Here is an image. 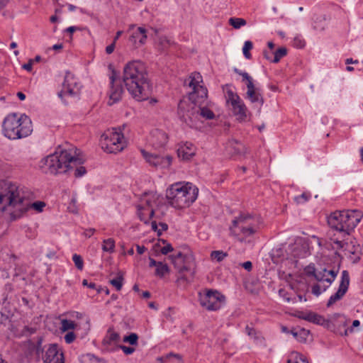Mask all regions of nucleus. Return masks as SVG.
Segmentation results:
<instances>
[{
	"mask_svg": "<svg viewBox=\"0 0 363 363\" xmlns=\"http://www.w3.org/2000/svg\"><path fill=\"white\" fill-rule=\"evenodd\" d=\"M202 77L199 72L191 73L185 79L184 85L191 91L186 97L181 99L178 104L177 115L179 118L189 127L196 126L198 115V103L205 102L208 91L206 87L201 84Z\"/></svg>",
	"mask_w": 363,
	"mask_h": 363,
	"instance_id": "nucleus-1",
	"label": "nucleus"
},
{
	"mask_svg": "<svg viewBox=\"0 0 363 363\" xmlns=\"http://www.w3.org/2000/svg\"><path fill=\"white\" fill-rule=\"evenodd\" d=\"M45 203L28 199L23 189L9 181H0V211H10L13 219L21 217L30 207L38 212L43 211Z\"/></svg>",
	"mask_w": 363,
	"mask_h": 363,
	"instance_id": "nucleus-2",
	"label": "nucleus"
},
{
	"mask_svg": "<svg viewBox=\"0 0 363 363\" xmlns=\"http://www.w3.org/2000/svg\"><path fill=\"white\" fill-rule=\"evenodd\" d=\"M123 82L128 91L137 101L148 98V77L143 62L133 60L127 63L123 68Z\"/></svg>",
	"mask_w": 363,
	"mask_h": 363,
	"instance_id": "nucleus-3",
	"label": "nucleus"
},
{
	"mask_svg": "<svg viewBox=\"0 0 363 363\" xmlns=\"http://www.w3.org/2000/svg\"><path fill=\"white\" fill-rule=\"evenodd\" d=\"M43 172L52 174L68 173L84 160L72 153V150L58 149L42 161Z\"/></svg>",
	"mask_w": 363,
	"mask_h": 363,
	"instance_id": "nucleus-4",
	"label": "nucleus"
},
{
	"mask_svg": "<svg viewBox=\"0 0 363 363\" xmlns=\"http://www.w3.org/2000/svg\"><path fill=\"white\" fill-rule=\"evenodd\" d=\"M362 216V211L357 210L335 211L328 216V223L336 237H346L354 230Z\"/></svg>",
	"mask_w": 363,
	"mask_h": 363,
	"instance_id": "nucleus-5",
	"label": "nucleus"
},
{
	"mask_svg": "<svg viewBox=\"0 0 363 363\" xmlns=\"http://www.w3.org/2000/svg\"><path fill=\"white\" fill-rule=\"evenodd\" d=\"M32 132V122L25 114L9 113L3 121V135L9 140L26 138Z\"/></svg>",
	"mask_w": 363,
	"mask_h": 363,
	"instance_id": "nucleus-6",
	"label": "nucleus"
},
{
	"mask_svg": "<svg viewBox=\"0 0 363 363\" xmlns=\"http://www.w3.org/2000/svg\"><path fill=\"white\" fill-rule=\"evenodd\" d=\"M199 189L191 183H175L166 192L168 203L176 208L188 207L195 201Z\"/></svg>",
	"mask_w": 363,
	"mask_h": 363,
	"instance_id": "nucleus-7",
	"label": "nucleus"
},
{
	"mask_svg": "<svg viewBox=\"0 0 363 363\" xmlns=\"http://www.w3.org/2000/svg\"><path fill=\"white\" fill-rule=\"evenodd\" d=\"M261 218L257 216L241 214L233 221L230 233L240 242H245L246 238L253 235L259 228Z\"/></svg>",
	"mask_w": 363,
	"mask_h": 363,
	"instance_id": "nucleus-8",
	"label": "nucleus"
},
{
	"mask_svg": "<svg viewBox=\"0 0 363 363\" xmlns=\"http://www.w3.org/2000/svg\"><path fill=\"white\" fill-rule=\"evenodd\" d=\"M101 148L108 153L116 154L126 146L123 135L116 128L108 130L101 137Z\"/></svg>",
	"mask_w": 363,
	"mask_h": 363,
	"instance_id": "nucleus-9",
	"label": "nucleus"
},
{
	"mask_svg": "<svg viewBox=\"0 0 363 363\" xmlns=\"http://www.w3.org/2000/svg\"><path fill=\"white\" fill-rule=\"evenodd\" d=\"M169 257L177 273L189 272L191 277H194L196 273V263L191 252H178L175 255H170Z\"/></svg>",
	"mask_w": 363,
	"mask_h": 363,
	"instance_id": "nucleus-10",
	"label": "nucleus"
},
{
	"mask_svg": "<svg viewBox=\"0 0 363 363\" xmlns=\"http://www.w3.org/2000/svg\"><path fill=\"white\" fill-rule=\"evenodd\" d=\"M201 306L208 311H217L225 303V296L217 290L205 289L199 293Z\"/></svg>",
	"mask_w": 363,
	"mask_h": 363,
	"instance_id": "nucleus-11",
	"label": "nucleus"
},
{
	"mask_svg": "<svg viewBox=\"0 0 363 363\" xmlns=\"http://www.w3.org/2000/svg\"><path fill=\"white\" fill-rule=\"evenodd\" d=\"M331 241L335 245L334 247L336 249H342L347 252L348 254L354 255V257H351L353 259V262L356 263L359 260V256L358 255L359 250V245L355 238L350 235L346 237H336V234H333L330 238Z\"/></svg>",
	"mask_w": 363,
	"mask_h": 363,
	"instance_id": "nucleus-12",
	"label": "nucleus"
},
{
	"mask_svg": "<svg viewBox=\"0 0 363 363\" xmlns=\"http://www.w3.org/2000/svg\"><path fill=\"white\" fill-rule=\"evenodd\" d=\"M158 196L155 193L146 194L138 206V214L140 220L147 223L155 214V206H157Z\"/></svg>",
	"mask_w": 363,
	"mask_h": 363,
	"instance_id": "nucleus-13",
	"label": "nucleus"
},
{
	"mask_svg": "<svg viewBox=\"0 0 363 363\" xmlns=\"http://www.w3.org/2000/svg\"><path fill=\"white\" fill-rule=\"evenodd\" d=\"M226 101L231 105L233 115L238 121L243 122L247 121L250 113L244 102L237 94L231 90H228L227 91Z\"/></svg>",
	"mask_w": 363,
	"mask_h": 363,
	"instance_id": "nucleus-14",
	"label": "nucleus"
},
{
	"mask_svg": "<svg viewBox=\"0 0 363 363\" xmlns=\"http://www.w3.org/2000/svg\"><path fill=\"white\" fill-rule=\"evenodd\" d=\"M35 353L38 356L42 354V359L44 363H65L63 354L55 344L49 345L44 354L43 350L41 347V342H38Z\"/></svg>",
	"mask_w": 363,
	"mask_h": 363,
	"instance_id": "nucleus-15",
	"label": "nucleus"
},
{
	"mask_svg": "<svg viewBox=\"0 0 363 363\" xmlns=\"http://www.w3.org/2000/svg\"><path fill=\"white\" fill-rule=\"evenodd\" d=\"M141 153L146 162L152 167L165 169L171 165L172 158L169 155L162 156L147 152L144 150H141Z\"/></svg>",
	"mask_w": 363,
	"mask_h": 363,
	"instance_id": "nucleus-16",
	"label": "nucleus"
},
{
	"mask_svg": "<svg viewBox=\"0 0 363 363\" xmlns=\"http://www.w3.org/2000/svg\"><path fill=\"white\" fill-rule=\"evenodd\" d=\"M350 285V276L347 270H344L342 272L341 281L337 291L332 295L328 303L327 306L330 307L337 301L340 300L346 294Z\"/></svg>",
	"mask_w": 363,
	"mask_h": 363,
	"instance_id": "nucleus-17",
	"label": "nucleus"
},
{
	"mask_svg": "<svg viewBox=\"0 0 363 363\" xmlns=\"http://www.w3.org/2000/svg\"><path fill=\"white\" fill-rule=\"evenodd\" d=\"M77 86V82L74 76L67 72L62 84V89L58 92L57 95L61 99H63V96L66 95L76 96L79 93V88Z\"/></svg>",
	"mask_w": 363,
	"mask_h": 363,
	"instance_id": "nucleus-18",
	"label": "nucleus"
},
{
	"mask_svg": "<svg viewBox=\"0 0 363 363\" xmlns=\"http://www.w3.org/2000/svg\"><path fill=\"white\" fill-rule=\"evenodd\" d=\"M128 32H131L129 40L135 48L144 45L147 39V30L143 27H137L134 24L129 26Z\"/></svg>",
	"mask_w": 363,
	"mask_h": 363,
	"instance_id": "nucleus-19",
	"label": "nucleus"
},
{
	"mask_svg": "<svg viewBox=\"0 0 363 363\" xmlns=\"http://www.w3.org/2000/svg\"><path fill=\"white\" fill-rule=\"evenodd\" d=\"M108 67L110 69H111L112 72L110 77L111 87L110 90L109 101L108 102V105L111 106L113 104L118 101L121 99L123 89L120 84H114L115 81L117 78V74L116 72L113 69L111 65H110Z\"/></svg>",
	"mask_w": 363,
	"mask_h": 363,
	"instance_id": "nucleus-20",
	"label": "nucleus"
},
{
	"mask_svg": "<svg viewBox=\"0 0 363 363\" xmlns=\"http://www.w3.org/2000/svg\"><path fill=\"white\" fill-rule=\"evenodd\" d=\"M247 86V98L252 103H258L259 106H262L264 104V99L259 91V89L255 86L253 82L250 81L246 84Z\"/></svg>",
	"mask_w": 363,
	"mask_h": 363,
	"instance_id": "nucleus-21",
	"label": "nucleus"
},
{
	"mask_svg": "<svg viewBox=\"0 0 363 363\" xmlns=\"http://www.w3.org/2000/svg\"><path fill=\"white\" fill-rule=\"evenodd\" d=\"M337 276V272L334 270H327L323 269L322 271L318 272L315 275V280L319 282H326L328 284L324 285L323 291H325L330 284L335 281Z\"/></svg>",
	"mask_w": 363,
	"mask_h": 363,
	"instance_id": "nucleus-22",
	"label": "nucleus"
},
{
	"mask_svg": "<svg viewBox=\"0 0 363 363\" xmlns=\"http://www.w3.org/2000/svg\"><path fill=\"white\" fill-rule=\"evenodd\" d=\"M195 153V146L191 143L189 142L179 145L177 150L178 157L184 160H190L193 156H194Z\"/></svg>",
	"mask_w": 363,
	"mask_h": 363,
	"instance_id": "nucleus-23",
	"label": "nucleus"
},
{
	"mask_svg": "<svg viewBox=\"0 0 363 363\" xmlns=\"http://www.w3.org/2000/svg\"><path fill=\"white\" fill-rule=\"evenodd\" d=\"M300 318L311 323L330 328V321L325 320L322 315H320L317 313L311 312L304 315L300 316Z\"/></svg>",
	"mask_w": 363,
	"mask_h": 363,
	"instance_id": "nucleus-24",
	"label": "nucleus"
},
{
	"mask_svg": "<svg viewBox=\"0 0 363 363\" xmlns=\"http://www.w3.org/2000/svg\"><path fill=\"white\" fill-rule=\"evenodd\" d=\"M308 245L302 240L296 241L291 247L292 255L294 257H303L307 255Z\"/></svg>",
	"mask_w": 363,
	"mask_h": 363,
	"instance_id": "nucleus-25",
	"label": "nucleus"
},
{
	"mask_svg": "<svg viewBox=\"0 0 363 363\" xmlns=\"http://www.w3.org/2000/svg\"><path fill=\"white\" fill-rule=\"evenodd\" d=\"M204 102L198 103V116L196 117V124L199 121H202V119H213L215 117V114L212 111L203 106Z\"/></svg>",
	"mask_w": 363,
	"mask_h": 363,
	"instance_id": "nucleus-26",
	"label": "nucleus"
},
{
	"mask_svg": "<svg viewBox=\"0 0 363 363\" xmlns=\"http://www.w3.org/2000/svg\"><path fill=\"white\" fill-rule=\"evenodd\" d=\"M152 142L156 147H162L167 142V136L162 131L156 130L152 135Z\"/></svg>",
	"mask_w": 363,
	"mask_h": 363,
	"instance_id": "nucleus-27",
	"label": "nucleus"
},
{
	"mask_svg": "<svg viewBox=\"0 0 363 363\" xmlns=\"http://www.w3.org/2000/svg\"><path fill=\"white\" fill-rule=\"evenodd\" d=\"M120 340V335L118 333L115 332L113 329H108L106 335L103 340L104 345H111L116 343Z\"/></svg>",
	"mask_w": 363,
	"mask_h": 363,
	"instance_id": "nucleus-28",
	"label": "nucleus"
},
{
	"mask_svg": "<svg viewBox=\"0 0 363 363\" xmlns=\"http://www.w3.org/2000/svg\"><path fill=\"white\" fill-rule=\"evenodd\" d=\"M245 332L249 336L253 338L257 343H262L264 342V337L261 336L259 333H257L253 328L247 325L245 328Z\"/></svg>",
	"mask_w": 363,
	"mask_h": 363,
	"instance_id": "nucleus-29",
	"label": "nucleus"
},
{
	"mask_svg": "<svg viewBox=\"0 0 363 363\" xmlns=\"http://www.w3.org/2000/svg\"><path fill=\"white\" fill-rule=\"evenodd\" d=\"M287 363H308L306 357L298 352H292Z\"/></svg>",
	"mask_w": 363,
	"mask_h": 363,
	"instance_id": "nucleus-30",
	"label": "nucleus"
},
{
	"mask_svg": "<svg viewBox=\"0 0 363 363\" xmlns=\"http://www.w3.org/2000/svg\"><path fill=\"white\" fill-rule=\"evenodd\" d=\"M115 249V241L113 238H108L103 240L102 250L104 252L112 253Z\"/></svg>",
	"mask_w": 363,
	"mask_h": 363,
	"instance_id": "nucleus-31",
	"label": "nucleus"
},
{
	"mask_svg": "<svg viewBox=\"0 0 363 363\" xmlns=\"http://www.w3.org/2000/svg\"><path fill=\"white\" fill-rule=\"evenodd\" d=\"M77 327V325L72 320L62 319L61 320V330L63 332L74 330Z\"/></svg>",
	"mask_w": 363,
	"mask_h": 363,
	"instance_id": "nucleus-32",
	"label": "nucleus"
},
{
	"mask_svg": "<svg viewBox=\"0 0 363 363\" xmlns=\"http://www.w3.org/2000/svg\"><path fill=\"white\" fill-rule=\"evenodd\" d=\"M169 268L167 264H163L160 262L156 267L155 275L160 277H163L165 274L169 272Z\"/></svg>",
	"mask_w": 363,
	"mask_h": 363,
	"instance_id": "nucleus-33",
	"label": "nucleus"
},
{
	"mask_svg": "<svg viewBox=\"0 0 363 363\" xmlns=\"http://www.w3.org/2000/svg\"><path fill=\"white\" fill-rule=\"evenodd\" d=\"M229 23L235 29H239L242 26L247 24V21L244 18H230L229 19Z\"/></svg>",
	"mask_w": 363,
	"mask_h": 363,
	"instance_id": "nucleus-34",
	"label": "nucleus"
},
{
	"mask_svg": "<svg viewBox=\"0 0 363 363\" xmlns=\"http://www.w3.org/2000/svg\"><path fill=\"white\" fill-rule=\"evenodd\" d=\"M227 256L228 254L222 250H215L211 253V259H216L218 262L223 261Z\"/></svg>",
	"mask_w": 363,
	"mask_h": 363,
	"instance_id": "nucleus-35",
	"label": "nucleus"
},
{
	"mask_svg": "<svg viewBox=\"0 0 363 363\" xmlns=\"http://www.w3.org/2000/svg\"><path fill=\"white\" fill-rule=\"evenodd\" d=\"M123 275L121 274H118V275L115 279H111L109 281V282L111 285H113L114 287H116L117 291H120L123 286Z\"/></svg>",
	"mask_w": 363,
	"mask_h": 363,
	"instance_id": "nucleus-36",
	"label": "nucleus"
},
{
	"mask_svg": "<svg viewBox=\"0 0 363 363\" xmlns=\"http://www.w3.org/2000/svg\"><path fill=\"white\" fill-rule=\"evenodd\" d=\"M13 290L12 285L9 283L5 284L4 288V292L0 296V303H4L7 298H8V294L11 292Z\"/></svg>",
	"mask_w": 363,
	"mask_h": 363,
	"instance_id": "nucleus-37",
	"label": "nucleus"
},
{
	"mask_svg": "<svg viewBox=\"0 0 363 363\" xmlns=\"http://www.w3.org/2000/svg\"><path fill=\"white\" fill-rule=\"evenodd\" d=\"M287 53V50L285 48H279L274 53V59L272 60V62L277 63L279 62L281 58L284 57Z\"/></svg>",
	"mask_w": 363,
	"mask_h": 363,
	"instance_id": "nucleus-38",
	"label": "nucleus"
},
{
	"mask_svg": "<svg viewBox=\"0 0 363 363\" xmlns=\"http://www.w3.org/2000/svg\"><path fill=\"white\" fill-rule=\"evenodd\" d=\"M253 45L252 43L250 40H247L244 43V46L242 48V52L245 58L250 59L252 55L250 52V50L252 49Z\"/></svg>",
	"mask_w": 363,
	"mask_h": 363,
	"instance_id": "nucleus-39",
	"label": "nucleus"
},
{
	"mask_svg": "<svg viewBox=\"0 0 363 363\" xmlns=\"http://www.w3.org/2000/svg\"><path fill=\"white\" fill-rule=\"evenodd\" d=\"M190 280L189 278L184 274V272L177 273V283L178 285L185 286L187 283H189Z\"/></svg>",
	"mask_w": 363,
	"mask_h": 363,
	"instance_id": "nucleus-40",
	"label": "nucleus"
},
{
	"mask_svg": "<svg viewBox=\"0 0 363 363\" xmlns=\"http://www.w3.org/2000/svg\"><path fill=\"white\" fill-rule=\"evenodd\" d=\"M290 333L299 341H303L302 338L305 340L306 338L304 337L307 336L309 333V332L305 329L300 330L298 333L293 330H291Z\"/></svg>",
	"mask_w": 363,
	"mask_h": 363,
	"instance_id": "nucleus-41",
	"label": "nucleus"
},
{
	"mask_svg": "<svg viewBox=\"0 0 363 363\" xmlns=\"http://www.w3.org/2000/svg\"><path fill=\"white\" fill-rule=\"evenodd\" d=\"M72 260L74 262L76 267L79 270H82L84 267V262L82 257L77 254H74L72 257Z\"/></svg>",
	"mask_w": 363,
	"mask_h": 363,
	"instance_id": "nucleus-42",
	"label": "nucleus"
},
{
	"mask_svg": "<svg viewBox=\"0 0 363 363\" xmlns=\"http://www.w3.org/2000/svg\"><path fill=\"white\" fill-rule=\"evenodd\" d=\"M138 336L136 333H131L123 337V342H128L132 345H137Z\"/></svg>",
	"mask_w": 363,
	"mask_h": 363,
	"instance_id": "nucleus-43",
	"label": "nucleus"
},
{
	"mask_svg": "<svg viewBox=\"0 0 363 363\" xmlns=\"http://www.w3.org/2000/svg\"><path fill=\"white\" fill-rule=\"evenodd\" d=\"M305 274L308 277H313L315 278V275H317L318 272H316V269L314 264H309L304 269Z\"/></svg>",
	"mask_w": 363,
	"mask_h": 363,
	"instance_id": "nucleus-44",
	"label": "nucleus"
},
{
	"mask_svg": "<svg viewBox=\"0 0 363 363\" xmlns=\"http://www.w3.org/2000/svg\"><path fill=\"white\" fill-rule=\"evenodd\" d=\"M70 172H74V176L76 177H82L86 173V169L84 167L81 166V164L77 165L74 167L72 170Z\"/></svg>",
	"mask_w": 363,
	"mask_h": 363,
	"instance_id": "nucleus-45",
	"label": "nucleus"
},
{
	"mask_svg": "<svg viewBox=\"0 0 363 363\" xmlns=\"http://www.w3.org/2000/svg\"><path fill=\"white\" fill-rule=\"evenodd\" d=\"M310 196V194L303 193L301 195L296 196L294 201L297 204L304 203L309 199Z\"/></svg>",
	"mask_w": 363,
	"mask_h": 363,
	"instance_id": "nucleus-46",
	"label": "nucleus"
},
{
	"mask_svg": "<svg viewBox=\"0 0 363 363\" xmlns=\"http://www.w3.org/2000/svg\"><path fill=\"white\" fill-rule=\"evenodd\" d=\"M305 41L301 39L300 37H296L294 38V40H293V45L294 47L295 48H302L305 46Z\"/></svg>",
	"mask_w": 363,
	"mask_h": 363,
	"instance_id": "nucleus-47",
	"label": "nucleus"
},
{
	"mask_svg": "<svg viewBox=\"0 0 363 363\" xmlns=\"http://www.w3.org/2000/svg\"><path fill=\"white\" fill-rule=\"evenodd\" d=\"M66 343L70 344L74 342L76 338V335L74 332H68L64 337Z\"/></svg>",
	"mask_w": 363,
	"mask_h": 363,
	"instance_id": "nucleus-48",
	"label": "nucleus"
},
{
	"mask_svg": "<svg viewBox=\"0 0 363 363\" xmlns=\"http://www.w3.org/2000/svg\"><path fill=\"white\" fill-rule=\"evenodd\" d=\"M234 71L235 73L238 74L239 75H241L242 77L243 80L247 81V83L249 82V80L252 81V78L247 72H242L237 68H235Z\"/></svg>",
	"mask_w": 363,
	"mask_h": 363,
	"instance_id": "nucleus-49",
	"label": "nucleus"
},
{
	"mask_svg": "<svg viewBox=\"0 0 363 363\" xmlns=\"http://www.w3.org/2000/svg\"><path fill=\"white\" fill-rule=\"evenodd\" d=\"M160 44L161 49L164 50L167 46L170 45V40L165 37H162L160 38Z\"/></svg>",
	"mask_w": 363,
	"mask_h": 363,
	"instance_id": "nucleus-50",
	"label": "nucleus"
},
{
	"mask_svg": "<svg viewBox=\"0 0 363 363\" xmlns=\"http://www.w3.org/2000/svg\"><path fill=\"white\" fill-rule=\"evenodd\" d=\"M312 293L315 296H319L321 294V286L320 284H315L312 287Z\"/></svg>",
	"mask_w": 363,
	"mask_h": 363,
	"instance_id": "nucleus-51",
	"label": "nucleus"
},
{
	"mask_svg": "<svg viewBox=\"0 0 363 363\" xmlns=\"http://www.w3.org/2000/svg\"><path fill=\"white\" fill-rule=\"evenodd\" d=\"M360 325V322L359 320H354L353 322H352V326L349 328V329H346L345 330V335H347L348 334V332L350 331V333H352L353 332V328H356V327H358L359 325Z\"/></svg>",
	"mask_w": 363,
	"mask_h": 363,
	"instance_id": "nucleus-52",
	"label": "nucleus"
},
{
	"mask_svg": "<svg viewBox=\"0 0 363 363\" xmlns=\"http://www.w3.org/2000/svg\"><path fill=\"white\" fill-rule=\"evenodd\" d=\"M120 348L126 354H130L135 351V349L133 347H127V346H124V345H121Z\"/></svg>",
	"mask_w": 363,
	"mask_h": 363,
	"instance_id": "nucleus-53",
	"label": "nucleus"
},
{
	"mask_svg": "<svg viewBox=\"0 0 363 363\" xmlns=\"http://www.w3.org/2000/svg\"><path fill=\"white\" fill-rule=\"evenodd\" d=\"M173 251V247L170 244H167L166 246L161 249V252L163 255H167L168 252Z\"/></svg>",
	"mask_w": 363,
	"mask_h": 363,
	"instance_id": "nucleus-54",
	"label": "nucleus"
},
{
	"mask_svg": "<svg viewBox=\"0 0 363 363\" xmlns=\"http://www.w3.org/2000/svg\"><path fill=\"white\" fill-rule=\"evenodd\" d=\"M279 294L280 296L283 297L286 300V301H287V302L290 301V298L289 296H287L286 292L284 289H279Z\"/></svg>",
	"mask_w": 363,
	"mask_h": 363,
	"instance_id": "nucleus-55",
	"label": "nucleus"
},
{
	"mask_svg": "<svg viewBox=\"0 0 363 363\" xmlns=\"http://www.w3.org/2000/svg\"><path fill=\"white\" fill-rule=\"evenodd\" d=\"M241 265L245 269L247 270L248 272L252 270V262L250 261L243 262Z\"/></svg>",
	"mask_w": 363,
	"mask_h": 363,
	"instance_id": "nucleus-56",
	"label": "nucleus"
},
{
	"mask_svg": "<svg viewBox=\"0 0 363 363\" xmlns=\"http://www.w3.org/2000/svg\"><path fill=\"white\" fill-rule=\"evenodd\" d=\"M115 44L113 42L108 45L106 48V52L107 54L110 55L111 54L113 51H114V49H115Z\"/></svg>",
	"mask_w": 363,
	"mask_h": 363,
	"instance_id": "nucleus-57",
	"label": "nucleus"
},
{
	"mask_svg": "<svg viewBox=\"0 0 363 363\" xmlns=\"http://www.w3.org/2000/svg\"><path fill=\"white\" fill-rule=\"evenodd\" d=\"M33 67V60H30L29 62L26 64H24L23 65V68L28 72H30L32 70Z\"/></svg>",
	"mask_w": 363,
	"mask_h": 363,
	"instance_id": "nucleus-58",
	"label": "nucleus"
},
{
	"mask_svg": "<svg viewBox=\"0 0 363 363\" xmlns=\"http://www.w3.org/2000/svg\"><path fill=\"white\" fill-rule=\"evenodd\" d=\"M95 231L96 230L94 228H89L84 231V235L87 238H90L95 233Z\"/></svg>",
	"mask_w": 363,
	"mask_h": 363,
	"instance_id": "nucleus-59",
	"label": "nucleus"
},
{
	"mask_svg": "<svg viewBox=\"0 0 363 363\" xmlns=\"http://www.w3.org/2000/svg\"><path fill=\"white\" fill-rule=\"evenodd\" d=\"M136 248H137V252L139 255L143 254L145 252V250H147V248L145 246H140L138 245H136Z\"/></svg>",
	"mask_w": 363,
	"mask_h": 363,
	"instance_id": "nucleus-60",
	"label": "nucleus"
},
{
	"mask_svg": "<svg viewBox=\"0 0 363 363\" xmlns=\"http://www.w3.org/2000/svg\"><path fill=\"white\" fill-rule=\"evenodd\" d=\"M176 358L177 359H178L179 361L181 360V357L179 354H172L170 353L169 354H168L167 357H166V359H168V360H170L171 358Z\"/></svg>",
	"mask_w": 363,
	"mask_h": 363,
	"instance_id": "nucleus-61",
	"label": "nucleus"
},
{
	"mask_svg": "<svg viewBox=\"0 0 363 363\" xmlns=\"http://www.w3.org/2000/svg\"><path fill=\"white\" fill-rule=\"evenodd\" d=\"M82 284L83 286H87L88 287L91 288V289H94L95 288V284L94 283H88V281L86 279H84L82 281Z\"/></svg>",
	"mask_w": 363,
	"mask_h": 363,
	"instance_id": "nucleus-62",
	"label": "nucleus"
},
{
	"mask_svg": "<svg viewBox=\"0 0 363 363\" xmlns=\"http://www.w3.org/2000/svg\"><path fill=\"white\" fill-rule=\"evenodd\" d=\"M160 262H157L156 260H155L152 258H150V267H157V266L160 264Z\"/></svg>",
	"mask_w": 363,
	"mask_h": 363,
	"instance_id": "nucleus-63",
	"label": "nucleus"
},
{
	"mask_svg": "<svg viewBox=\"0 0 363 363\" xmlns=\"http://www.w3.org/2000/svg\"><path fill=\"white\" fill-rule=\"evenodd\" d=\"M9 0H0V10L5 7L9 3Z\"/></svg>",
	"mask_w": 363,
	"mask_h": 363,
	"instance_id": "nucleus-64",
	"label": "nucleus"
}]
</instances>
